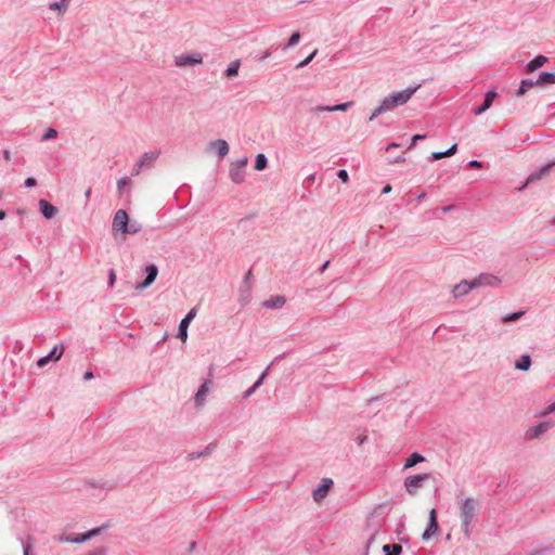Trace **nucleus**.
Here are the masks:
<instances>
[{
	"instance_id": "obj_5",
	"label": "nucleus",
	"mask_w": 555,
	"mask_h": 555,
	"mask_svg": "<svg viewBox=\"0 0 555 555\" xmlns=\"http://www.w3.org/2000/svg\"><path fill=\"white\" fill-rule=\"evenodd\" d=\"M553 422H541L533 426H530L524 435L525 440L531 441L540 438L544 433H546L552 426Z\"/></svg>"
},
{
	"instance_id": "obj_41",
	"label": "nucleus",
	"mask_w": 555,
	"mask_h": 555,
	"mask_svg": "<svg viewBox=\"0 0 555 555\" xmlns=\"http://www.w3.org/2000/svg\"><path fill=\"white\" fill-rule=\"evenodd\" d=\"M57 131L54 128H48L44 134L42 135V141H49L51 139L56 138Z\"/></svg>"
},
{
	"instance_id": "obj_31",
	"label": "nucleus",
	"mask_w": 555,
	"mask_h": 555,
	"mask_svg": "<svg viewBox=\"0 0 555 555\" xmlns=\"http://www.w3.org/2000/svg\"><path fill=\"white\" fill-rule=\"evenodd\" d=\"M384 555H401L402 554V546L397 543L391 544H385L382 548Z\"/></svg>"
},
{
	"instance_id": "obj_52",
	"label": "nucleus",
	"mask_w": 555,
	"mask_h": 555,
	"mask_svg": "<svg viewBox=\"0 0 555 555\" xmlns=\"http://www.w3.org/2000/svg\"><path fill=\"white\" fill-rule=\"evenodd\" d=\"M116 281V273L113 269L108 271V281L107 284L109 287H113Z\"/></svg>"
},
{
	"instance_id": "obj_49",
	"label": "nucleus",
	"mask_w": 555,
	"mask_h": 555,
	"mask_svg": "<svg viewBox=\"0 0 555 555\" xmlns=\"http://www.w3.org/2000/svg\"><path fill=\"white\" fill-rule=\"evenodd\" d=\"M384 109L382 107V105L379 104L372 113V115L369 117V120L372 121L374 120L377 116L384 114Z\"/></svg>"
},
{
	"instance_id": "obj_1",
	"label": "nucleus",
	"mask_w": 555,
	"mask_h": 555,
	"mask_svg": "<svg viewBox=\"0 0 555 555\" xmlns=\"http://www.w3.org/2000/svg\"><path fill=\"white\" fill-rule=\"evenodd\" d=\"M457 507L461 530L465 538L469 539L473 533L474 520L480 511V503L473 498H457Z\"/></svg>"
},
{
	"instance_id": "obj_47",
	"label": "nucleus",
	"mask_w": 555,
	"mask_h": 555,
	"mask_svg": "<svg viewBox=\"0 0 555 555\" xmlns=\"http://www.w3.org/2000/svg\"><path fill=\"white\" fill-rule=\"evenodd\" d=\"M551 413H555V401L548 404L545 409L540 412V416H546Z\"/></svg>"
},
{
	"instance_id": "obj_10",
	"label": "nucleus",
	"mask_w": 555,
	"mask_h": 555,
	"mask_svg": "<svg viewBox=\"0 0 555 555\" xmlns=\"http://www.w3.org/2000/svg\"><path fill=\"white\" fill-rule=\"evenodd\" d=\"M333 480L331 478H323L321 483L312 491V498L315 502H321L328 494Z\"/></svg>"
},
{
	"instance_id": "obj_15",
	"label": "nucleus",
	"mask_w": 555,
	"mask_h": 555,
	"mask_svg": "<svg viewBox=\"0 0 555 555\" xmlns=\"http://www.w3.org/2000/svg\"><path fill=\"white\" fill-rule=\"evenodd\" d=\"M498 96V93L495 90H489L485 94V99L481 105L475 106L473 108V113L475 115H481L486 113L493 104V101Z\"/></svg>"
},
{
	"instance_id": "obj_22",
	"label": "nucleus",
	"mask_w": 555,
	"mask_h": 555,
	"mask_svg": "<svg viewBox=\"0 0 555 555\" xmlns=\"http://www.w3.org/2000/svg\"><path fill=\"white\" fill-rule=\"evenodd\" d=\"M285 297L282 295L274 296L262 302V306L267 309H281L285 305Z\"/></svg>"
},
{
	"instance_id": "obj_18",
	"label": "nucleus",
	"mask_w": 555,
	"mask_h": 555,
	"mask_svg": "<svg viewBox=\"0 0 555 555\" xmlns=\"http://www.w3.org/2000/svg\"><path fill=\"white\" fill-rule=\"evenodd\" d=\"M209 149L216 150L220 158L227 156L230 150L228 142L222 139H218L216 141L210 142Z\"/></svg>"
},
{
	"instance_id": "obj_13",
	"label": "nucleus",
	"mask_w": 555,
	"mask_h": 555,
	"mask_svg": "<svg viewBox=\"0 0 555 555\" xmlns=\"http://www.w3.org/2000/svg\"><path fill=\"white\" fill-rule=\"evenodd\" d=\"M282 358H283V354L278 356V357H276V358H275V359H274V360H273V361H272V362H271V363L266 367V370L260 374V376H259V377H258V379L254 383V385H253L250 388H248V389L244 392L243 398L247 399V398L251 397V396L256 392V390H257L258 388H260V386L263 384V380H264L266 376L268 375V372H269V370H270L271 365H272L273 363H275L276 361H279L280 359H282Z\"/></svg>"
},
{
	"instance_id": "obj_32",
	"label": "nucleus",
	"mask_w": 555,
	"mask_h": 555,
	"mask_svg": "<svg viewBox=\"0 0 555 555\" xmlns=\"http://www.w3.org/2000/svg\"><path fill=\"white\" fill-rule=\"evenodd\" d=\"M267 166H268L267 156L263 153L257 154L256 158H255V169L257 171H262L267 168Z\"/></svg>"
},
{
	"instance_id": "obj_23",
	"label": "nucleus",
	"mask_w": 555,
	"mask_h": 555,
	"mask_svg": "<svg viewBox=\"0 0 555 555\" xmlns=\"http://www.w3.org/2000/svg\"><path fill=\"white\" fill-rule=\"evenodd\" d=\"M229 176L232 182L235 184H241L245 179V170L231 165Z\"/></svg>"
},
{
	"instance_id": "obj_14",
	"label": "nucleus",
	"mask_w": 555,
	"mask_h": 555,
	"mask_svg": "<svg viewBox=\"0 0 555 555\" xmlns=\"http://www.w3.org/2000/svg\"><path fill=\"white\" fill-rule=\"evenodd\" d=\"M554 164H546V165H543L542 167H540L539 169L534 170L533 172H531L529 175V177L527 178V180L525 181V183L518 188L519 191H522L525 188H527L528 184L537 181V180H540L541 178H543L544 176L548 175L551 168L553 167Z\"/></svg>"
},
{
	"instance_id": "obj_46",
	"label": "nucleus",
	"mask_w": 555,
	"mask_h": 555,
	"mask_svg": "<svg viewBox=\"0 0 555 555\" xmlns=\"http://www.w3.org/2000/svg\"><path fill=\"white\" fill-rule=\"evenodd\" d=\"M337 178L343 182V183H347L348 180H349V175H348V171L346 169H339L337 171Z\"/></svg>"
},
{
	"instance_id": "obj_42",
	"label": "nucleus",
	"mask_w": 555,
	"mask_h": 555,
	"mask_svg": "<svg viewBox=\"0 0 555 555\" xmlns=\"http://www.w3.org/2000/svg\"><path fill=\"white\" fill-rule=\"evenodd\" d=\"M380 105L385 113L395 108V106L392 105V103L388 96L383 99V101L380 102Z\"/></svg>"
},
{
	"instance_id": "obj_63",
	"label": "nucleus",
	"mask_w": 555,
	"mask_h": 555,
	"mask_svg": "<svg viewBox=\"0 0 555 555\" xmlns=\"http://www.w3.org/2000/svg\"><path fill=\"white\" fill-rule=\"evenodd\" d=\"M367 440V436H358L356 441L359 446H362Z\"/></svg>"
},
{
	"instance_id": "obj_33",
	"label": "nucleus",
	"mask_w": 555,
	"mask_h": 555,
	"mask_svg": "<svg viewBox=\"0 0 555 555\" xmlns=\"http://www.w3.org/2000/svg\"><path fill=\"white\" fill-rule=\"evenodd\" d=\"M240 66H241L240 60H235V61L231 62L229 64L228 68L225 69V73H224L225 76L229 78L237 76Z\"/></svg>"
},
{
	"instance_id": "obj_60",
	"label": "nucleus",
	"mask_w": 555,
	"mask_h": 555,
	"mask_svg": "<svg viewBox=\"0 0 555 555\" xmlns=\"http://www.w3.org/2000/svg\"><path fill=\"white\" fill-rule=\"evenodd\" d=\"M454 209H455L454 205H448V206H443L441 208V211H442V214H449V212H451Z\"/></svg>"
},
{
	"instance_id": "obj_64",
	"label": "nucleus",
	"mask_w": 555,
	"mask_h": 555,
	"mask_svg": "<svg viewBox=\"0 0 555 555\" xmlns=\"http://www.w3.org/2000/svg\"><path fill=\"white\" fill-rule=\"evenodd\" d=\"M330 260H326L320 268H319V273H323L330 266Z\"/></svg>"
},
{
	"instance_id": "obj_56",
	"label": "nucleus",
	"mask_w": 555,
	"mask_h": 555,
	"mask_svg": "<svg viewBox=\"0 0 555 555\" xmlns=\"http://www.w3.org/2000/svg\"><path fill=\"white\" fill-rule=\"evenodd\" d=\"M144 166H140V162L138 160L137 164L132 168V176H137L141 172L142 169H144Z\"/></svg>"
},
{
	"instance_id": "obj_30",
	"label": "nucleus",
	"mask_w": 555,
	"mask_h": 555,
	"mask_svg": "<svg viewBox=\"0 0 555 555\" xmlns=\"http://www.w3.org/2000/svg\"><path fill=\"white\" fill-rule=\"evenodd\" d=\"M531 357L529 354H522L516 362L515 367L519 371H529L531 366Z\"/></svg>"
},
{
	"instance_id": "obj_55",
	"label": "nucleus",
	"mask_w": 555,
	"mask_h": 555,
	"mask_svg": "<svg viewBox=\"0 0 555 555\" xmlns=\"http://www.w3.org/2000/svg\"><path fill=\"white\" fill-rule=\"evenodd\" d=\"M456 151H457V144L454 143L448 150H446L444 152H446L447 156L449 157V156L454 155L456 153Z\"/></svg>"
},
{
	"instance_id": "obj_43",
	"label": "nucleus",
	"mask_w": 555,
	"mask_h": 555,
	"mask_svg": "<svg viewBox=\"0 0 555 555\" xmlns=\"http://www.w3.org/2000/svg\"><path fill=\"white\" fill-rule=\"evenodd\" d=\"M352 102H345L334 105V112H345L352 106Z\"/></svg>"
},
{
	"instance_id": "obj_26",
	"label": "nucleus",
	"mask_w": 555,
	"mask_h": 555,
	"mask_svg": "<svg viewBox=\"0 0 555 555\" xmlns=\"http://www.w3.org/2000/svg\"><path fill=\"white\" fill-rule=\"evenodd\" d=\"M537 82L539 87L555 85V72H543L539 75Z\"/></svg>"
},
{
	"instance_id": "obj_17",
	"label": "nucleus",
	"mask_w": 555,
	"mask_h": 555,
	"mask_svg": "<svg viewBox=\"0 0 555 555\" xmlns=\"http://www.w3.org/2000/svg\"><path fill=\"white\" fill-rule=\"evenodd\" d=\"M38 205H39L40 212L42 214V216L46 219H52L57 214L56 207L53 206L51 203H49L46 199H40Z\"/></svg>"
},
{
	"instance_id": "obj_25",
	"label": "nucleus",
	"mask_w": 555,
	"mask_h": 555,
	"mask_svg": "<svg viewBox=\"0 0 555 555\" xmlns=\"http://www.w3.org/2000/svg\"><path fill=\"white\" fill-rule=\"evenodd\" d=\"M208 392V382L203 383L195 393L194 401L196 406L203 405Z\"/></svg>"
},
{
	"instance_id": "obj_62",
	"label": "nucleus",
	"mask_w": 555,
	"mask_h": 555,
	"mask_svg": "<svg viewBox=\"0 0 555 555\" xmlns=\"http://www.w3.org/2000/svg\"><path fill=\"white\" fill-rule=\"evenodd\" d=\"M93 377H94V375H93L92 371H86L85 374H83V379L85 380H91Z\"/></svg>"
},
{
	"instance_id": "obj_57",
	"label": "nucleus",
	"mask_w": 555,
	"mask_h": 555,
	"mask_svg": "<svg viewBox=\"0 0 555 555\" xmlns=\"http://www.w3.org/2000/svg\"><path fill=\"white\" fill-rule=\"evenodd\" d=\"M106 548L105 547H99L92 552H90L88 555H105Z\"/></svg>"
},
{
	"instance_id": "obj_53",
	"label": "nucleus",
	"mask_w": 555,
	"mask_h": 555,
	"mask_svg": "<svg viewBox=\"0 0 555 555\" xmlns=\"http://www.w3.org/2000/svg\"><path fill=\"white\" fill-rule=\"evenodd\" d=\"M37 184V180L34 177H29L24 181V186L26 189L34 188Z\"/></svg>"
},
{
	"instance_id": "obj_61",
	"label": "nucleus",
	"mask_w": 555,
	"mask_h": 555,
	"mask_svg": "<svg viewBox=\"0 0 555 555\" xmlns=\"http://www.w3.org/2000/svg\"><path fill=\"white\" fill-rule=\"evenodd\" d=\"M87 483H88L90 487H92V488H98V487H104V486H106V482H104V483H101V485H100L99 482H96V481H94V480H89Z\"/></svg>"
},
{
	"instance_id": "obj_2",
	"label": "nucleus",
	"mask_w": 555,
	"mask_h": 555,
	"mask_svg": "<svg viewBox=\"0 0 555 555\" xmlns=\"http://www.w3.org/2000/svg\"><path fill=\"white\" fill-rule=\"evenodd\" d=\"M429 479V474H416L404 479V488L410 495H415L423 483Z\"/></svg>"
},
{
	"instance_id": "obj_50",
	"label": "nucleus",
	"mask_w": 555,
	"mask_h": 555,
	"mask_svg": "<svg viewBox=\"0 0 555 555\" xmlns=\"http://www.w3.org/2000/svg\"><path fill=\"white\" fill-rule=\"evenodd\" d=\"M247 163H248V158L245 156V157H243L241 159H237L232 165L244 170V168L247 165Z\"/></svg>"
},
{
	"instance_id": "obj_6",
	"label": "nucleus",
	"mask_w": 555,
	"mask_h": 555,
	"mask_svg": "<svg viewBox=\"0 0 555 555\" xmlns=\"http://www.w3.org/2000/svg\"><path fill=\"white\" fill-rule=\"evenodd\" d=\"M196 308H192L179 323L177 337L182 341H185L188 338V328L192 320L196 317Z\"/></svg>"
},
{
	"instance_id": "obj_59",
	"label": "nucleus",
	"mask_w": 555,
	"mask_h": 555,
	"mask_svg": "<svg viewBox=\"0 0 555 555\" xmlns=\"http://www.w3.org/2000/svg\"><path fill=\"white\" fill-rule=\"evenodd\" d=\"M251 278V270H248L244 276L243 285H249V280Z\"/></svg>"
},
{
	"instance_id": "obj_24",
	"label": "nucleus",
	"mask_w": 555,
	"mask_h": 555,
	"mask_svg": "<svg viewBox=\"0 0 555 555\" xmlns=\"http://www.w3.org/2000/svg\"><path fill=\"white\" fill-rule=\"evenodd\" d=\"M532 87H539V83L537 82V79L535 80L529 79V78L528 79H522L521 82H520V86L518 87V89L515 92V95L516 96H522V95H525L527 90L532 88Z\"/></svg>"
},
{
	"instance_id": "obj_7",
	"label": "nucleus",
	"mask_w": 555,
	"mask_h": 555,
	"mask_svg": "<svg viewBox=\"0 0 555 555\" xmlns=\"http://www.w3.org/2000/svg\"><path fill=\"white\" fill-rule=\"evenodd\" d=\"M202 62L203 57L199 53L180 54L175 57V64L177 67L193 66L195 64H201Z\"/></svg>"
},
{
	"instance_id": "obj_38",
	"label": "nucleus",
	"mask_w": 555,
	"mask_h": 555,
	"mask_svg": "<svg viewBox=\"0 0 555 555\" xmlns=\"http://www.w3.org/2000/svg\"><path fill=\"white\" fill-rule=\"evenodd\" d=\"M300 37H301V36H300V33H299V31H294V33L291 35V37H289V39H288L287 43L285 44L284 50H287V49H291V48L295 47V46L299 42Z\"/></svg>"
},
{
	"instance_id": "obj_48",
	"label": "nucleus",
	"mask_w": 555,
	"mask_h": 555,
	"mask_svg": "<svg viewBox=\"0 0 555 555\" xmlns=\"http://www.w3.org/2000/svg\"><path fill=\"white\" fill-rule=\"evenodd\" d=\"M384 109L382 107V105L379 104L372 113V115L369 117V120L372 121L374 120L377 116L384 114Z\"/></svg>"
},
{
	"instance_id": "obj_19",
	"label": "nucleus",
	"mask_w": 555,
	"mask_h": 555,
	"mask_svg": "<svg viewBox=\"0 0 555 555\" xmlns=\"http://www.w3.org/2000/svg\"><path fill=\"white\" fill-rule=\"evenodd\" d=\"M547 61H548V59L546 56H544L542 54L537 55L535 57H533L531 61H529L527 63V65H526L527 73L535 72L537 69L542 67Z\"/></svg>"
},
{
	"instance_id": "obj_39",
	"label": "nucleus",
	"mask_w": 555,
	"mask_h": 555,
	"mask_svg": "<svg viewBox=\"0 0 555 555\" xmlns=\"http://www.w3.org/2000/svg\"><path fill=\"white\" fill-rule=\"evenodd\" d=\"M317 53H318V50L312 51L305 60L300 61L296 65V68L298 69V68H302V67L307 66L314 59Z\"/></svg>"
},
{
	"instance_id": "obj_20",
	"label": "nucleus",
	"mask_w": 555,
	"mask_h": 555,
	"mask_svg": "<svg viewBox=\"0 0 555 555\" xmlns=\"http://www.w3.org/2000/svg\"><path fill=\"white\" fill-rule=\"evenodd\" d=\"M100 531H101L100 527L93 528L85 533L78 534L75 538H67L66 541H69L72 543H77V544L82 543V542H86L87 540L91 539L92 537H95Z\"/></svg>"
},
{
	"instance_id": "obj_34",
	"label": "nucleus",
	"mask_w": 555,
	"mask_h": 555,
	"mask_svg": "<svg viewBox=\"0 0 555 555\" xmlns=\"http://www.w3.org/2000/svg\"><path fill=\"white\" fill-rule=\"evenodd\" d=\"M20 541L23 547V555H30L34 546L33 537L28 535L26 540L20 538Z\"/></svg>"
},
{
	"instance_id": "obj_9",
	"label": "nucleus",
	"mask_w": 555,
	"mask_h": 555,
	"mask_svg": "<svg viewBox=\"0 0 555 555\" xmlns=\"http://www.w3.org/2000/svg\"><path fill=\"white\" fill-rule=\"evenodd\" d=\"M64 352V345L60 344V346H54L52 350L44 357H41L37 361L38 367H44L50 361L56 362L61 359Z\"/></svg>"
},
{
	"instance_id": "obj_44",
	"label": "nucleus",
	"mask_w": 555,
	"mask_h": 555,
	"mask_svg": "<svg viewBox=\"0 0 555 555\" xmlns=\"http://www.w3.org/2000/svg\"><path fill=\"white\" fill-rule=\"evenodd\" d=\"M552 550H553V546L550 545V546H545L542 548L533 550L530 552L529 555H545V554L550 553Z\"/></svg>"
},
{
	"instance_id": "obj_27",
	"label": "nucleus",
	"mask_w": 555,
	"mask_h": 555,
	"mask_svg": "<svg viewBox=\"0 0 555 555\" xmlns=\"http://www.w3.org/2000/svg\"><path fill=\"white\" fill-rule=\"evenodd\" d=\"M424 461H425V457L421 453L413 452L412 454H410L406 457L403 468L408 469V468L414 467L415 465H417L418 463H422Z\"/></svg>"
},
{
	"instance_id": "obj_12",
	"label": "nucleus",
	"mask_w": 555,
	"mask_h": 555,
	"mask_svg": "<svg viewBox=\"0 0 555 555\" xmlns=\"http://www.w3.org/2000/svg\"><path fill=\"white\" fill-rule=\"evenodd\" d=\"M473 281H474L475 287H480V286L495 287L501 284V280L498 276L490 274V273H481L478 276H476L475 279H473Z\"/></svg>"
},
{
	"instance_id": "obj_11",
	"label": "nucleus",
	"mask_w": 555,
	"mask_h": 555,
	"mask_svg": "<svg viewBox=\"0 0 555 555\" xmlns=\"http://www.w3.org/2000/svg\"><path fill=\"white\" fill-rule=\"evenodd\" d=\"M158 275V268L156 264L151 263L145 267V278L137 285V289H144L152 285Z\"/></svg>"
},
{
	"instance_id": "obj_54",
	"label": "nucleus",
	"mask_w": 555,
	"mask_h": 555,
	"mask_svg": "<svg viewBox=\"0 0 555 555\" xmlns=\"http://www.w3.org/2000/svg\"><path fill=\"white\" fill-rule=\"evenodd\" d=\"M443 157H448L444 151L443 152H433L430 155V160H438Z\"/></svg>"
},
{
	"instance_id": "obj_40",
	"label": "nucleus",
	"mask_w": 555,
	"mask_h": 555,
	"mask_svg": "<svg viewBox=\"0 0 555 555\" xmlns=\"http://www.w3.org/2000/svg\"><path fill=\"white\" fill-rule=\"evenodd\" d=\"M310 111L313 113H323V112L332 113V112H334V105H318L315 107H312Z\"/></svg>"
},
{
	"instance_id": "obj_21",
	"label": "nucleus",
	"mask_w": 555,
	"mask_h": 555,
	"mask_svg": "<svg viewBox=\"0 0 555 555\" xmlns=\"http://www.w3.org/2000/svg\"><path fill=\"white\" fill-rule=\"evenodd\" d=\"M159 154V151L144 153L139 159L140 166L151 168L153 166V163L158 158Z\"/></svg>"
},
{
	"instance_id": "obj_29",
	"label": "nucleus",
	"mask_w": 555,
	"mask_h": 555,
	"mask_svg": "<svg viewBox=\"0 0 555 555\" xmlns=\"http://www.w3.org/2000/svg\"><path fill=\"white\" fill-rule=\"evenodd\" d=\"M240 304L242 307L246 306L249 302V297L251 293V286L250 285H241L240 287Z\"/></svg>"
},
{
	"instance_id": "obj_4",
	"label": "nucleus",
	"mask_w": 555,
	"mask_h": 555,
	"mask_svg": "<svg viewBox=\"0 0 555 555\" xmlns=\"http://www.w3.org/2000/svg\"><path fill=\"white\" fill-rule=\"evenodd\" d=\"M129 216L125 209H119L115 212L113 222H112V231L117 234L120 233L126 235L127 227H128Z\"/></svg>"
},
{
	"instance_id": "obj_28",
	"label": "nucleus",
	"mask_w": 555,
	"mask_h": 555,
	"mask_svg": "<svg viewBox=\"0 0 555 555\" xmlns=\"http://www.w3.org/2000/svg\"><path fill=\"white\" fill-rule=\"evenodd\" d=\"M215 443H209L204 450L202 451H197V452H191L188 454L186 459L188 461H194L196 459H199V457H204V456H207L209 455L212 450L215 449Z\"/></svg>"
},
{
	"instance_id": "obj_58",
	"label": "nucleus",
	"mask_w": 555,
	"mask_h": 555,
	"mask_svg": "<svg viewBox=\"0 0 555 555\" xmlns=\"http://www.w3.org/2000/svg\"><path fill=\"white\" fill-rule=\"evenodd\" d=\"M468 166L472 168H480L482 166V163L476 159H473L468 163Z\"/></svg>"
},
{
	"instance_id": "obj_16",
	"label": "nucleus",
	"mask_w": 555,
	"mask_h": 555,
	"mask_svg": "<svg viewBox=\"0 0 555 555\" xmlns=\"http://www.w3.org/2000/svg\"><path fill=\"white\" fill-rule=\"evenodd\" d=\"M473 288H476L473 280H463L453 287L452 293L455 298H460L468 294Z\"/></svg>"
},
{
	"instance_id": "obj_37",
	"label": "nucleus",
	"mask_w": 555,
	"mask_h": 555,
	"mask_svg": "<svg viewBox=\"0 0 555 555\" xmlns=\"http://www.w3.org/2000/svg\"><path fill=\"white\" fill-rule=\"evenodd\" d=\"M141 230H142L141 223H139L138 221H130V219L128 220V227H127L126 235H128V234H131V235L137 234Z\"/></svg>"
},
{
	"instance_id": "obj_36",
	"label": "nucleus",
	"mask_w": 555,
	"mask_h": 555,
	"mask_svg": "<svg viewBox=\"0 0 555 555\" xmlns=\"http://www.w3.org/2000/svg\"><path fill=\"white\" fill-rule=\"evenodd\" d=\"M70 0H60V1H56V2H52L49 4V9L50 10H53V11H60V12H64L67 7H68V3H69Z\"/></svg>"
},
{
	"instance_id": "obj_8",
	"label": "nucleus",
	"mask_w": 555,
	"mask_h": 555,
	"mask_svg": "<svg viewBox=\"0 0 555 555\" xmlns=\"http://www.w3.org/2000/svg\"><path fill=\"white\" fill-rule=\"evenodd\" d=\"M438 529H439V525H438V519H437V511H436V508H431L429 512L428 524L422 534V539L429 540L434 534H436L438 532Z\"/></svg>"
},
{
	"instance_id": "obj_45",
	"label": "nucleus",
	"mask_w": 555,
	"mask_h": 555,
	"mask_svg": "<svg viewBox=\"0 0 555 555\" xmlns=\"http://www.w3.org/2000/svg\"><path fill=\"white\" fill-rule=\"evenodd\" d=\"M130 183V179L128 177H122L117 182L118 192L121 193L124 188Z\"/></svg>"
},
{
	"instance_id": "obj_35",
	"label": "nucleus",
	"mask_w": 555,
	"mask_h": 555,
	"mask_svg": "<svg viewBox=\"0 0 555 555\" xmlns=\"http://www.w3.org/2000/svg\"><path fill=\"white\" fill-rule=\"evenodd\" d=\"M524 314H525L524 310H519V311H516V312H513V313H507V314L502 317V322L503 323H511V322L518 321Z\"/></svg>"
},
{
	"instance_id": "obj_51",
	"label": "nucleus",
	"mask_w": 555,
	"mask_h": 555,
	"mask_svg": "<svg viewBox=\"0 0 555 555\" xmlns=\"http://www.w3.org/2000/svg\"><path fill=\"white\" fill-rule=\"evenodd\" d=\"M426 137H427V134H414L411 139V144H410L409 149L414 147L417 141L423 140Z\"/></svg>"
},
{
	"instance_id": "obj_3",
	"label": "nucleus",
	"mask_w": 555,
	"mask_h": 555,
	"mask_svg": "<svg viewBox=\"0 0 555 555\" xmlns=\"http://www.w3.org/2000/svg\"><path fill=\"white\" fill-rule=\"evenodd\" d=\"M420 87L421 85L408 87L404 90L395 91L387 96L390 99L392 105L397 107L399 105L405 104L411 99V96L418 90Z\"/></svg>"
}]
</instances>
